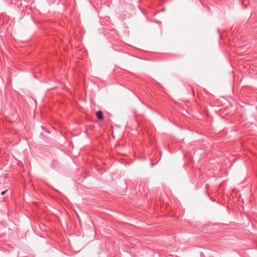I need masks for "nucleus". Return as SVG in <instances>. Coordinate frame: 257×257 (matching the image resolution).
<instances>
[{"label": "nucleus", "instance_id": "1", "mask_svg": "<svg viewBox=\"0 0 257 257\" xmlns=\"http://www.w3.org/2000/svg\"><path fill=\"white\" fill-rule=\"evenodd\" d=\"M96 115L99 120H102L104 118L103 112L100 110H98L96 112Z\"/></svg>", "mask_w": 257, "mask_h": 257}, {"label": "nucleus", "instance_id": "2", "mask_svg": "<svg viewBox=\"0 0 257 257\" xmlns=\"http://www.w3.org/2000/svg\"><path fill=\"white\" fill-rule=\"evenodd\" d=\"M8 191V189L6 190L5 191H2L1 194V195H4Z\"/></svg>", "mask_w": 257, "mask_h": 257}]
</instances>
